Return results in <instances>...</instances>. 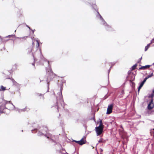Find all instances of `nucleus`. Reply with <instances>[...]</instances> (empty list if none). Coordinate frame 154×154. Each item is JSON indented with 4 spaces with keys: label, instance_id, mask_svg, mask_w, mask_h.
Segmentation results:
<instances>
[{
    "label": "nucleus",
    "instance_id": "nucleus-1",
    "mask_svg": "<svg viewBox=\"0 0 154 154\" xmlns=\"http://www.w3.org/2000/svg\"><path fill=\"white\" fill-rule=\"evenodd\" d=\"M38 131L37 135L38 136H41L44 135L45 137L51 140L53 142L56 143L57 146L60 149L59 150L57 149L56 152L57 154H68L65 151L64 149L62 148V146L58 143H56L54 140L55 138V136H54L48 132V129L46 126L38 127L37 128L32 130V133H35L37 131Z\"/></svg>",
    "mask_w": 154,
    "mask_h": 154
},
{
    "label": "nucleus",
    "instance_id": "nucleus-2",
    "mask_svg": "<svg viewBox=\"0 0 154 154\" xmlns=\"http://www.w3.org/2000/svg\"><path fill=\"white\" fill-rule=\"evenodd\" d=\"M62 86H63L62 84L60 85V91L57 93L58 96H57L56 97L57 102L56 104L52 107H54L56 108L57 112L59 111V109L61 108V107L63 108H64V103L62 95V91L63 89Z\"/></svg>",
    "mask_w": 154,
    "mask_h": 154
},
{
    "label": "nucleus",
    "instance_id": "nucleus-3",
    "mask_svg": "<svg viewBox=\"0 0 154 154\" xmlns=\"http://www.w3.org/2000/svg\"><path fill=\"white\" fill-rule=\"evenodd\" d=\"M92 8L97 12L98 14L97 15V17L98 18L100 19V20L101 21V24L103 25L104 26H105L106 29L107 30H112V29L111 26L107 24V23L105 21L102 17L99 14L98 11V10L97 8L96 5L95 4H93L92 5Z\"/></svg>",
    "mask_w": 154,
    "mask_h": 154
},
{
    "label": "nucleus",
    "instance_id": "nucleus-4",
    "mask_svg": "<svg viewBox=\"0 0 154 154\" xmlns=\"http://www.w3.org/2000/svg\"><path fill=\"white\" fill-rule=\"evenodd\" d=\"M48 65L49 66V68L46 69V71L48 75V76L47 78L46 81L47 82L48 84V91H48L49 89V82L51 81L53 78L54 77L55 75V74H54L51 68L49 66V61H48Z\"/></svg>",
    "mask_w": 154,
    "mask_h": 154
},
{
    "label": "nucleus",
    "instance_id": "nucleus-5",
    "mask_svg": "<svg viewBox=\"0 0 154 154\" xmlns=\"http://www.w3.org/2000/svg\"><path fill=\"white\" fill-rule=\"evenodd\" d=\"M0 104H2V105H0V112H5L2 110V109H7V108L5 107V104L7 107H8V105H9L10 106H14H14L10 101L5 100H4L2 98H0ZM8 107L9 108H11Z\"/></svg>",
    "mask_w": 154,
    "mask_h": 154
},
{
    "label": "nucleus",
    "instance_id": "nucleus-6",
    "mask_svg": "<svg viewBox=\"0 0 154 154\" xmlns=\"http://www.w3.org/2000/svg\"><path fill=\"white\" fill-rule=\"evenodd\" d=\"M33 56L34 61L37 60H39L40 61L42 60H46V59H45L42 55L41 49L39 51H36L35 54H33Z\"/></svg>",
    "mask_w": 154,
    "mask_h": 154
},
{
    "label": "nucleus",
    "instance_id": "nucleus-7",
    "mask_svg": "<svg viewBox=\"0 0 154 154\" xmlns=\"http://www.w3.org/2000/svg\"><path fill=\"white\" fill-rule=\"evenodd\" d=\"M96 131L97 136L100 135L102 133L103 130V128L99 127H96L95 128Z\"/></svg>",
    "mask_w": 154,
    "mask_h": 154
},
{
    "label": "nucleus",
    "instance_id": "nucleus-8",
    "mask_svg": "<svg viewBox=\"0 0 154 154\" xmlns=\"http://www.w3.org/2000/svg\"><path fill=\"white\" fill-rule=\"evenodd\" d=\"M153 100L152 99L148 105L147 108L148 109L150 110L153 108Z\"/></svg>",
    "mask_w": 154,
    "mask_h": 154
},
{
    "label": "nucleus",
    "instance_id": "nucleus-9",
    "mask_svg": "<svg viewBox=\"0 0 154 154\" xmlns=\"http://www.w3.org/2000/svg\"><path fill=\"white\" fill-rule=\"evenodd\" d=\"M113 106V105L112 104L108 105L107 110L106 114H109L112 112Z\"/></svg>",
    "mask_w": 154,
    "mask_h": 154
},
{
    "label": "nucleus",
    "instance_id": "nucleus-10",
    "mask_svg": "<svg viewBox=\"0 0 154 154\" xmlns=\"http://www.w3.org/2000/svg\"><path fill=\"white\" fill-rule=\"evenodd\" d=\"M8 107H10L11 108H9L8 107H7V106H6L5 105V107H6V108H7V109H2V110L3 111H4V112H0V113H7V111H6L7 110H11L13 109H14L15 108V106H14H14H10L9 105H8Z\"/></svg>",
    "mask_w": 154,
    "mask_h": 154
},
{
    "label": "nucleus",
    "instance_id": "nucleus-11",
    "mask_svg": "<svg viewBox=\"0 0 154 154\" xmlns=\"http://www.w3.org/2000/svg\"><path fill=\"white\" fill-rule=\"evenodd\" d=\"M16 110L19 112L20 113L22 112H24L26 111H28L30 110V109L26 106L23 109H19L18 108H17Z\"/></svg>",
    "mask_w": 154,
    "mask_h": 154
},
{
    "label": "nucleus",
    "instance_id": "nucleus-12",
    "mask_svg": "<svg viewBox=\"0 0 154 154\" xmlns=\"http://www.w3.org/2000/svg\"><path fill=\"white\" fill-rule=\"evenodd\" d=\"M144 83H145L144 82H143V81L142 82H140L139 83V86L138 87V92H139L140 89L142 87V86L143 85Z\"/></svg>",
    "mask_w": 154,
    "mask_h": 154
},
{
    "label": "nucleus",
    "instance_id": "nucleus-13",
    "mask_svg": "<svg viewBox=\"0 0 154 154\" xmlns=\"http://www.w3.org/2000/svg\"><path fill=\"white\" fill-rule=\"evenodd\" d=\"M150 66L149 65H146L145 66H142L141 67H140L139 69H146L147 68H149L150 67Z\"/></svg>",
    "mask_w": 154,
    "mask_h": 154
},
{
    "label": "nucleus",
    "instance_id": "nucleus-14",
    "mask_svg": "<svg viewBox=\"0 0 154 154\" xmlns=\"http://www.w3.org/2000/svg\"><path fill=\"white\" fill-rule=\"evenodd\" d=\"M72 142H75L76 143H77L80 145H83V143H81L80 140L76 141L75 140H72Z\"/></svg>",
    "mask_w": 154,
    "mask_h": 154
},
{
    "label": "nucleus",
    "instance_id": "nucleus-15",
    "mask_svg": "<svg viewBox=\"0 0 154 154\" xmlns=\"http://www.w3.org/2000/svg\"><path fill=\"white\" fill-rule=\"evenodd\" d=\"M6 90V87L3 86V85H1L0 88V91H4Z\"/></svg>",
    "mask_w": 154,
    "mask_h": 154
},
{
    "label": "nucleus",
    "instance_id": "nucleus-16",
    "mask_svg": "<svg viewBox=\"0 0 154 154\" xmlns=\"http://www.w3.org/2000/svg\"><path fill=\"white\" fill-rule=\"evenodd\" d=\"M81 142L82 143H83V145L85 143H86V140H84V138H82L80 140Z\"/></svg>",
    "mask_w": 154,
    "mask_h": 154
},
{
    "label": "nucleus",
    "instance_id": "nucleus-17",
    "mask_svg": "<svg viewBox=\"0 0 154 154\" xmlns=\"http://www.w3.org/2000/svg\"><path fill=\"white\" fill-rule=\"evenodd\" d=\"M137 64H136L134 65H133L131 68V70H133L135 69H136L137 66Z\"/></svg>",
    "mask_w": 154,
    "mask_h": 154
},
{
    "label": "nucleus",
    "instance_id": "nucleus-18",
    "mask_svg": "<svg viewBox=\"0 0 154 154\" xmlns=\"http://www.w3.org/2000/svg\"><path fill=\"white\" fill-rule=\"evenodd\" d=\"M12 81V82L13 85H16L17 84V83L15 81V80L13 79H11Z\"/></svg>",
    "mask_w": 154,
    "mask_h": 154
},
{
    "label": "nucleus",
    "instance_id": "nucleus-19",
    "mask_svg": "<svg viewBox=\"0 0 154 154\" xmlns=\"http://www.w3.org/2000/svg\"><path fill=\"white\" fill-rule=\"evenodd\" d=\"M98 127H99L100 128L102 127L103 128V125L102 122L101 120H100V124Z\"/></svg>",
    "mask_w": 154,
    "mask_h": 154
},
{
    "label": "nucleus",
    "instance_id": "nucleus-20",
    "mask_svg": "<svg viewBox=\"0 0 154 154\" xmlns=\"http://www.w3.org/2000/svg\"><path fill=\"white\" fill-rule=\"evenodd\" d=\"M150 44H148L145 47V51H146L148 50V48L150 47Z\"/></svg>",
    "mask_w": 154,
    "mask_h": 154
},
{
    "label": "nucleus",
    "instance_id": "nucleus-21",
    "mask_svg": "<svg viewBox=\"0 0 154 154\" xmlns=\"http://www.w3.org/2000/svg\"><path fill=\"white\" fill-rule=\"evenodd\" d=\"M154 96V94H153V93H152V94H151L149 96V98L151 97L152 99H153L152 98H153V97Z\"/></svg>",
    "mask_w": 154,
    "mask_h": 154
},
{
    "label": "nucleus",
    "instance_id": "nucleus-22",
    "mask_svg": "<svg viewBox=\"0 0 154 154\" xmlns=\"http://www.w3.org/2000/svg\"><path fill=\"white\" fill-rule=\"evenodd\" d=\"M15 36V35H8V36L6 37H14Z\"/></svg>",
    "mask_w": 154,
    "mask_h": 154
},
{
    "label": "nucleus",
    "instance_id": "nucleus-23",
    "mask_svg": "<svg viewBox=\"0 0 154 154\" xmlns=\"http://www.w3.org/2000/svg\"><path fill=\"white\" fill-rule=\"evenodd\" d=\"M153 75V73L152 72L150 74L148 75L147 76L149 77V78L151 77Z\"/></svg>",
    "mask_w": 154,
    "mask_h": 154
},
{
    "label": "nucleus",
    "instance_id": "nucleus-24",
    "mask_svg": "<svg viewBox=\"0 0 154 154\" xmlns=\"http://www.w3.org/2000/svg\"><path fill=\"white\" fill-rule=\"evenodd\" d=\"M112 67V66H111L110 67V68L108 70V78H109V72H110V69H111V68Z\"/></svg>",
    "mask_w": 154,
    "mask_h": 154
},
{
    "label": "nucleus",
    "instance_id": "nucleus-25",
    "mask_svg": "<svg viewBox=\"0 0 154 154\" xmlns=\"http://www.w3.org/2000/svg\"><path fill=\"white\" fill-rule=\"evenodd\" d=\"M130 82L131 83L132 85L133 86H134L135 85V83L134 82H133L131 80H130Z\"/></svg>",
    "mask_w": 154,
    "mask_h": 154
},
{
    "label": "nucleus",
    "instance_id": "nucleus-26",
    "mask_svg": "<svg viewBox=\"0 0 154 154\" xmlns=\"http://www.w3.org/2000/svg\"><path fill=\"white\" fill-rule=\"evenodd\" d=\"M36 42H37V47L38 48V47H39V41H38V40H36Z\"/></svg>",
    "mask_w": 154,
    "mask_h": 154
},
{
    "label": "nucleus",
    "instance_id": "nucleus-27",
    "mask_svg": "<svg viewBox=\"0 0 154 154\" xmlns=\"http://www.w3.org/2000/svg\"><path fill=\"white\" fill-rule=\"evenodd\" d=\"M29 51V53H30L32 51V48H28Z\"/></svg>",
    "mask_w": 154,
    "mask_h": 154
},
{
    "label": "nucleus",
    "instance_id": "nucleus-28",
    "mask_svg": "<svg viewBox=\"0 0 154 154\" xmlns=\"http://www.w3.org/2000/svg\"><path fill=\"white\" fill-rule=\"evenodd\" d=\"M150 133L151 134H154V131L152 129L150 131Z\"/></svg>",
    "mask_w": 154,
    "mask_h": 154
},
{
    "label": "nucleus",
    "instance_id": "nucleus-29",
    "mask_svg": "<svg viewBox=\"0 0 154 154\" xmlns=\"http://www.w3.org/2000/svg\"><path fill=\"white\" fill-rule=\"evenodd\" d=\"M72 144L73 145V146L75 147V148H76V146H77V144H76V143H72Z\"/></svg>",
    "mask_w": 154,
    "mask_h": 154
},
{
    "label": "nucleus",
    "instance_id": "nucleus-30",
    "mask_svg": "<svg viewBox=\"0 0 154 154\" xmlns=\"http://www.w3.org/2000/svg\"><path fill=\"white\" fill-rule=\"evenodd\" d=\"M153 41H154V39H152V40H151L150 43H149L150 44V45L152 43H154V42H153Z\"/></svg>",
    "mask_w": 154,
    "mask_h": 154
},
{
    "label": "nucleus",
    "instance_id": "nucleus-31",
    "mask_svg": "<svg viewBox=\"0 0 154 154\" xmlns=\"http://www.w3.org/2000/svg\"><path fill=\"white\" fill-rule=\"evenodd\" d=\"M142 57H141L139 60L137 62V63H140V61L142 59Z\"/></svg>",
    "mask_w": 154,
    "mask_h": 154
},
{
    "label": "nucleus",
    "instance_id": "nucleus-32",
    "mask_svg": "<svg viewBox=\"0 0 154 154\" xmlns=\"http://www.w3.org/2000/svg\"><path fill=\"white\" fill-rule=\"evenodd\" d=\"M147 79V78H146V77H145L144 80H143V82H144V83L146 82V80Z\"/></svg>",
    "mask_w": 154,
    "mask_h": 154
},
{
    "label": "nucleus",
    "instance_id": "nucleus-33",
    "mask_svg": "<svg viewBox=\"0 0 154 154\" xmlns=\"http://www.w3.org/2000/svg\"><path fill=\"white\" fill-rule=\"evenodd\" d=\"M102 142V139H100L99 141L98 142L99 143H101Z\"/></svg>",
    "mask_w": 154,
    "mask_h": 154
},
{
    "label": "nucleus",
    "instance_id": "nucleus-34",
    "mask_svg": "<svg viewBox=\"0 0 154 154\" xmlns=\"http://www.w3.org/2000/svg\"><path fill=\"white\" fill-rule=\"evenodd\" d=\"M151 114H154V110H152L151 112Z\"/></svg>",
    "mask_w": 154,
    "mask_h": 154
},
{
    "label": "nucleus",
    "instance_id": "nucleus-35",
    "mask_svg": "<svg viewBox=\"0 0 154 154\" xmlns=\"http://www.w3.org/2000/svg\"><path fill=\"white\" fill-rule=\"evenodd\" d=\"M108 97V96H107L106 95L104 97V99H106L107 97Z\"/></svg>",
    "mask_w": 154,
    "mask_h": 154
},
{
    "label": "nucleus",
    "instance_id": "nucleus-36",
    "mask_svg": "<svg viewBox=\"0 0 154 154\" xmlns=\"http://www.w3.org/2000/svg\"><path fill=\"white\" fill-rule=\"evenodd\" d=\"M131 70H129V71H128V74H130V73H131Z\"/></svg>",
    "mask_w": 154,
    "mask_h": 154
},
{
    "label": "nucleus",
    "instance_id": "nucleus-37",
    "mask_svg": "<svg viewBox=\"0 0 154 154\" xmlns=\"http://www.w3.org/2000/svg\"><path fill=\"white\" fill-rule=\"evenodd\" d=\"M26 26L29 29H30V27L28 25L26 24Z\"/></svg>",
    "mask_w": 154,
    "mask_h": 154
},
{
    "label": "nucleus",
    "instance_id": "nucleus-38",
    "mask_svg": "<svg viewBox=\"0 0 154 154\" xmlns=\"http://www.w3.org/2000/svg\"><path fill=\"white\" fill-rule=\"evenodd\" d=\"M146 77L147 78V79H148V78H149V77H148V76H146Z\"/></svg>",
    "mask_w": 154,
    "mask_h": 154
},
{
    "label": "nucleus",
    "instance_id": "nucleus-39",
    "mask_svg": "<svg viewBox=\"0 0 154 154\" xmlns=\"http://www.w3.org/2000/svg\"><path fill=\"white\" fill-rule=\"evenodd\" d=\"M32 65L33 66H34V63H32Z\"/></svg>",
    "mask_w": 154,
    "mask_h": 154
},
{
    "label": "nucleus",
    "instance_id": "nucleus-40",
    "mask_svg": "<svg viewBox=\"0 0 154 154\" xmlns=\"http://www.w3.org/2000/svg\"><path fill=\"white\" fill-rule=\"evenodd\" d=\"M152 92H153V93H154V89L153 90V91H152Z\"/></svg>",
    "mask_w": 154,
    "mask_h": 154
},
{
    "label": "nucleus",
    "instance_id": "nucleus-41",
    "mask_svg": "<svg viewBox=\"0 0 154 154\" xmlns=\"http://www.w3.org/2000/svg\"><path fill=\"white\" fill-rule=\"evenodd\" d=\"M153 144H151V145L152 146H153Z\"/></svg>",
    "mask_w": 154,
    "mask_h": 154
},
{
    "label": "nucleus",
    "instance_id": "nucleus-42",
    "mask_svg": "<svg viewBox=\"0 0 154 154\" xmlns=\"http://www.w3.org/2000/svg\"><path fill=\"white\" fill-rule=\"evenodd\" d=\"M42 95V94H40L39 95Z\"/></svg>",
    "mask_w": 154,
    "mask_h": 154
},
{
    "label": "nucleus",
    "instance_id": "nucleus-43",
    "mask_svg": "<svg viewBox=\"0 0 154 154\" xmlns=\"http://www.w3.org/2000/svg\"><path fill=\"white\" fill-rule=\"evenodd\" d=\"M42 81V80H41L40 81V82H41Z\"/></svg>",
    "mask_w": 154,
    "mask_h": 154
},
{
    "label": "nucleus",
    "instance_id": "nucleus-44",
    "mask_svg": "<svg viewBox=\"0 0 154 154\" xmlns=\"http://www.w3.org/2000/svg\"><path fill=\"white\" fill-rule=\"evenodd\" d=\"M152 130L154 131V128Z\"/></svg>",
    "mask_w": 154,
    "mask_h": 154
},
{
    "label": "nucleus",
    "instance_id": "nucleus-45",
    "mask_svg": "<svg viewBox=\"0 0 154 154\" xmlns=\"http://www.w3.org/2000/svg\"><path fill=\"white\" fill-rule=\"evenodd\" d=\"M33 44H34V43H33H33H32V45H33Z\"/></svg>",
    "mask_w": 154,
    "mask_h": 154
},
{
    "label": "nucleus",
    "instance_id": "nucleus-46",
    "mask_svg": "<svg viewBox=\"0 0 154 154\" xmlns=\"http://www.w3.org/2000/svg\"><path fill=\"white\" fill-rule=\"evenodd\" d=\"M8 79H10V78H8Z\"/></svg>",
    "mask_w": 154,
    "mask_h": 154
},
{
    "label": "nucleus",
    "instance_id": "nucleus-47",
    "mask_svg": "<svg viewBox=\"0 0 154 154\" xmlns=\"http://www.w3.org/2000/svg\"><path fill=\"white\" fill-rule=\"evenodd\" d=\"M154 63H153V65H154Z\"/></svg>",
    "mask_w": 154,
    "mask_h": 154
}]
</instances>
